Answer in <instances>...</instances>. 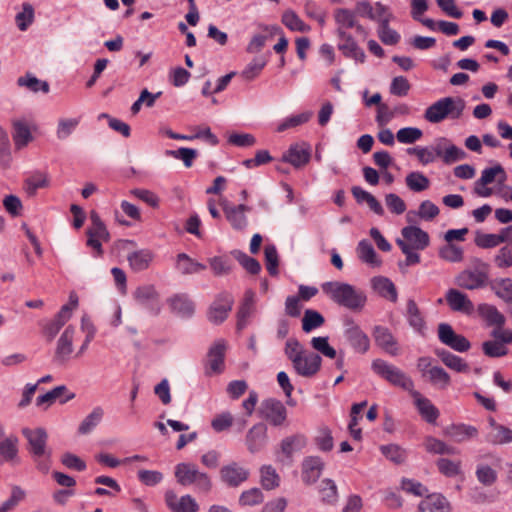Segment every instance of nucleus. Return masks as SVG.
<instances>
[{"mask_svg":"<svg viewBox=\"0 0 512 512\" xmlns=\"http://www.w3.org/2000/svg\"><path fill=\"white\" fill-rule=\"evenodd\" d=\"M334 19L337 24L336 34L340 31H347L356 26V13L347 8H338L334 12Z\"/></svg>","mask_w":512,"mask_h":512,"instance_id":"36","label":"nucleus"},{"mask_svg":"<svg viewBox=\"0 0 512 512\" xmlns=\"http://www.w3.org/2000/svg\"><path fill=\"white\" fill-rule=\"evenodd\" d=\"M321 288L332 301L352 311L362 310L367 301L363 291L347 283L329 281L323 283Z\"/></svg>","mask_w":512,"mask_h":512,"instance_id":"1","label":"nucleus"},{"mask_svg":"<svg viewBox=\"0 0 512 512\" xmlns=\"http://www.w3.org/2000/svg\"><path fill=\"white\" fill-rule=\"evenodd\" d=\"M436 466L439 472L446 477H455L461 473V461L440 458L437 460Z\"/></svg>","mask_w":512,"mask_h":512,"instance_id":"61","label":"nucleus"},{"mask_svg":"<svg viewBox=\"0 0 512 512\" xmlns=\"http://www.w3.org/2000/svg\"><path fill=\"white\" fill-rule=\"evenodd\" d=\"M284 352L294 367L295 363L306 351L296 338H289L286 341Z\"/></svg>","mask_w":512,"mask_h":512,"instance_id":"62","label":"nucleus"},{"mask_svg":"<svg viewBox=\"0 0 512 512\" xmlns=\"http://www.w3.org/2000/svg\"><path fill=\"white\" fill-rule=\"evenodd\" d=\"M322 358L314 352H305L293 367L302 377H313L321 368Z\"/></svg>","mask_w":512,"mask_h":512,"instance_id":"16","label":"nucleus"},{"mask_svg":"<svg viewBox=\"0 0 512 512\" xmlns=\"http://www.w3.org/2000/svg\"><path fill=\"white\" fill-rule=\"evenodd\" d=\"M324 463L318 456L306 457L302 462V480L306 484L315 483L322 474Z\"/></svg>","mask_w":512,"mask_h":512,"instance_id":"24","label":"nucleus"},{"mask_svg":"<svg viewBox=\"0 0 512 512\" xmlns=\"http://www.w3.org/2000/svg\"><path fill=\"white\" fill-rule=\"evenodd\" d=\"M17 85L25 87L34 93L42 91L44 94H47L50 90L48 82L38 79L31 73H26L24 76L19 77L17 79Z\"/></svg>","mask_w":512,"mask_h":512,"instance_id":"42","label":"nucleus"},{"mask_svg":"<svg viewBox=\"0 0 512 512\" xmlns=\"http://www.w3.org/2000/svg\"><path fill=\"white\" fill-rule=\"evenodd\" d=\"M491 289L500 299H502L505 303L511 305L510 313L512 315V279H495L491 284Z\"/></svg>","mask_w":512,"mask_h":512,"instance_id":"39","label":"nucleus"},{"mask_svg":"<svg viewBox=\"0 0 512 512\" xmlns=\"http://www.w3.org/2000/svg\"><path fill=\"white\" fill-rule=\"evenodd\" d=\"M357 252L359 258L372 266H379L381 261L379 260L372 244L368 240H361L357 246Z\"/></svg>","mask_w":512,"mask_h":512,"instance_id":"46","label":"nucleus"},{"mask_svg":"<svg viewBox=\"0 0 512 512\" xmlns=\"http://www.w3.org/2000/svg\"><path fill=\"white\" fill-rule=\"evenodd\" d=\"M311 158V146L306 143L292 144L282 156V161L291 164L295 168H301L308 164Z\"/></svg>","mask_w":512,"mask_h":512,"instance_id":"12","label":"nucleus"},{"mask_svg":"<svg viewBox=\"0 0 512 512\" xmlns=\"http://www.w3.org/2000/svg\"><path fill=\"white\" fill-rule=\"evenodd\" d=\"M307 444V439L302 434H295L284 438L280 443L281 452L291 458L294 453L301 451Z\"/></svg>","mask_w":512,"mask_h":512,"instance_id":"34","label":"nucleus"},{"mask_svg":"<svg viewBox=\"0 0 512 512\" xmlns=\"http://www.w3.org/2000/svg\"><path fill=\"white\" fill-rule=\"evenodd\" d=\"M227 349V343L224 339L216 340L207 353V374H220L224 371V359Z\"/></svg>","mask_w":512,"mask_h":512,"instance_id":"11","label":"nucleus"},{"mask_svg":"<svg viewBox=\"0 0 512 512\" xmlns=\"http://www.w3.org/2000/svg\"><path fill=\"white\" fill-rule=\"evenodd\" d=\"M50 184L49 176L46 172L36 171L26 178L24 189L28 195L33 196L38 189L47 188Z\"/></svg>","mask_w":512,"mask_h":512,"instance_id":"35","label":"nucleus"},{"mask_svg":"<svg viewBox=\"0 0 512 512\" xmlns=\"http://www.w3.org/2000/svg\"><path fill=\"white\" fill-rule=\"evenodd\" d=\"M495 266L499 269H508L512 267V242L502 246L493 258Z\"/></svg>","mask_w":512,"mask_h":512,"instance_id":"56","label":"nucleus"},{"mask_svg":"<svg viewBox=\"0 0 512 512\" xmlns=\"http://www.w3.org/2000/svg\"><path fill=\"white\" fill-rule=\"evenodd\" d=\"M479 179H481L482 184L489 185L497 182L499 185H503L507 180V173L500 164H496L493 167L484 169Z\"/></svg>","mask_w":512,"mask_h":512,"instance_id":"44","label":"nucleus"},{"mask_svg":"<svg viewBox=\"0 0 512 512\" xmlns=\"http://www.w3.org/2000/svg\"><path fill=\"white\" fill-rule=\"evenodd\" d=\"M372 370L391 385L411 393L414 390L413 380L400 368L382 359L372 362Z\"/></svg>","mask_w":512,"mask_h":512,"instance_id":"4","label":"nucleus"},{"mask_svg":"<svg viewBox=\"0 0 512 512\" xmlns=\"http://www.w3.org/2000/svg\"><path fill=\"white\" fill-rule=\"evenodd\" d=\"M337 37L341 41L338 44V49L343 53L345 57L351 58L356 62H365L366 55L364 50L359 47L350 33L347 31H340L339 34H337Z\"/></svg>","mask_w":512,"mask_h":512,"instance_id":"13","label":"nucleus"},{"mask_svg":"<svg viewBox=\"0 0 512 512\" xmlns=\"http://www.w3.org/2000/svg\"><path fill=\"white\" fill-rule=\"evenodd\" d=\"M378 37L385 45H396L400 41V34L390 28L389 23H382L378 26Z\"/></svg>","mask_w":512,"mask_h":512,"instance_id":"64","label":"nucleus"},{"mask_svg":"<svg viewBox=\"0 0 512 512\" xmlns=\"http://www.w3.org/2000/svg\"><path fill=\"white\" fill-rule=\"evenodd\" d=\"M406 317L409 325L417 332L422 333L425 321L416 302L413 299L407 301Z\"/></svg>","mask_w":512,"mask_h":512,"instance_id":"43","label":"nucleus"},{"mask_svg":"<svg viewBox=\"0 0 512 512\" xmlns=\"http://www.w3.org/2000/svg\"><path fill=\"white\" fill-rule=\"evenodd\" d=\"M381 453L391 462L399 465L403 464L407 459V451L397 444L382 445Z\"/></svg>","mask_w":512,"mask_h":512,"instance_id":"47","label":"nucleus"},{"mask_svg":"<svg viewBox=\"0 0 512 512\" xmlns=\"http://www.w3.org/2000/svg\"><path fill=\"white\" fill-rule=\"evenodd\" d=\"M17 438L8 437L0 441V463L13 460L17 453Z\"/></svg>","mask_w":512,"mask_h":512,"instance_id":"53","label":"nucleus"},{"mask_svg":"<svg viewBox=\"0 0 512 512\" xmlns=\"http://www.w3.org/2000/svg\"><path fill=\"white\" fill-rule=\"evenodd\" d=\"M491 431L486 435V441L492 445L512 443V429L499 424L494 418L489 419Z\"/></svg>","mask_w":512,"mask_h":512,"instance_id":"26","label":"nucleus"},{"mask_svg":"<svg viewBox=\"0 0 512 512\" xmlns=\"http://www.w3.org/2000/svg\"><path fill=\"white\" fill-rule=\"evenodd\" d=\"M154 254L148 249H142L130 253L127 257L131 269L135 272L146 270L152 260Z\"/></svg>","mask_w":512,"mask_h":512,"instance_id":"33","label":"nucleus"},{"mask_svg":"<svg viewBox=\"0 0 512 512\" xmlns=\"http://www.w3.org/2000/svg\"><path fill=\"white\" fill-rule=\"evenodd\" d=\"M75 329L68 326L59 337L53 356V361L59 365H65L71 358L73 353V340Z\"/></svg>","mask_w":512,"mask_h":512,"instance_id":"9","label":"nucleus"},{"mask_svg":"<svg viewBox=\"0 0 512 512\" xmlns=\"http://www.w3.org/2000/svg\"><path fill=\"white\" fill-rule=\"evenodd\" d=\"M177 482L183 486L195 485V488L207 493L211 489V480L206 473L200 472L195 464L179 463L175 467Z\"/></svg>","mask_w":512,"mask_h":512,"instance_id":"5","label":"nucleus"},{"mask_svg":"<svg viewBox=\"0 0 512 512\" xmlns=\"http://www.w3.org/2000/svg\"><path fill=\"white\" fill-rule=\"evenodd\" d=\"M325 322L324 317L316 310L306 309L302 318V329L304 332L309 333L319 327Z\"/></svg>","mask_w":512,"mask_h":512,"instance_id":"48","label":"nucleus"},{"mask_svg":"<svg viewBox=\"0 0 512 512\" xmlns=\"http://www.w3.org/2000/svg\"><path fill=\"white\" fill-rule=\"evenodd\" d=\"M168 302L172 312L179 317L188 318L194 314L195 305L186 294L175 295Z\"/></svg>","mask_w":512,"mask_h":512,"instance_id":"30","label":"nucleus"},{"mask_svg":"<svg viewBox=\"0 0 512 512\" xmlns=\"http://www.w3.org/2000/svg\"><path fill=\"white\" fill-rule=\"evenodd\" d=\"M407 187L414 192H421L428 189L429 179L421 172H411L405 179Z\"/></svg>","mask_w":512,"mask_h":512,"instance_id":"54","label":"nucleus"},{"mask_svg":"<svg viewBox=\"0 0 512 512\" xmlns=\"http://www.w3.org/2000/svg\"><path fill=\"white\" fill-rule=\"evenodd\" d=\"M429 381L438 386L441 389H445L450 384V376L449 374L441 367L434 366L428 370Z\"/></svg>","mask_w":512,"mask_h":512,"instance_id":"60","label":"nucleus"},{"mask_svg":"<svg viewBox=\"0 0 512 512\" xmlns=\"http://www.w3.org/2000/svg\"><path fill=\"white\" fill-rule=\"evenodd\" d=\"M282 23L291 31L306 32L309 26L292 10H287L282 15Z\"/></svg>","mask_w":512,"mask_h":512,"instance_id":"58","label":"nucleus"},{"mask_svg":"<svg viewBox=\"0 0 512 512\" xmlns=\"http://www.w3.org/2000/svg\"><path fill=\"white\" fill-rule=\"evenodd\" d=\"M410 395L414 399V404L417 407L420 415L428 422L435 423L439 417V410L432 404V402L421 395L420 392L413 390Z\"/></svg>","mask_w":512,"mask_h":512,"instance_id":"27","label":"nucleus"},{"mask_svg":"<svg viewBox=\"0 0 512 512\" xmlns=\"http://www.w3.org/2000/svg\"><path fill=\"white\" fill-rule=\"evenodd\" d=\"M103 416V408L100 406L94 407L93 410L80 423L78 427V433L82 435L91 433L102 421Z\"/></svg>","mask_w":512,"mask_h":512,"instance_id":"37","label":"nucleus"},{"mask_svg":"<svg viewBox=\"0 0 512 512\" xmlns=\"http://www.w3.org/2000/svg\"><path fill=\"white\" fill-rule=\"evenodd\" d=\"M403 240L415 250H424L429 246L430 238L427 232L417 226H407L401 231Z\"/></svg>","mask_w":512,"mask_h":512,"instance_id":"22","label":"nucleus"},{"mask_svg":"<svg viewBox=\"0 0 512 512\" xmlns=\"http://www.w3.org/2000/svg\"><path fill=\"white\" fill-rule=\"evenodd\" d=\"M372 335L376 345L386 353L392 356H396L399 353L397 340L387 327L376 325L373 328Z\"/></svg>","mask_w":512,"mask_h":512,"instance_id":"18","label":"nucleus"},{"mask_svg":"<svg viewBox=\"0 0 512 512\" xmlns=\"http://www.w3.org/2000/svg\"><path fill=\"white\" fill-rule=\"evenodd\" d=\"M488 280L486 272L480 270H464L455 278V284L460 288L475 290L483 287Z\"/></svg>","mask_w":512,"mask_h":512,"instance_id":"15","label":"nucleus"},{"mask_svg":"<svg viewBox=\"0 0 512 512\" xmlns=\"http://www.w3.org/2000/svg\"><path fill=\"white\" fill-rule=\"evenodd\" d=\"M220 476L228 486L237 487L248 479L249 471L233 462L221 468Z\"/></svg>","mask_w":512,"mask_h":512,"instance_id":"20","label":"nucleus"},{"mask_svg":"<svg viewBox=\"0 0 512 512\" xmlns=\"http://www.w3.org/2000/svg\"><path fill=\"white\" fill-rule=\"evenodd\" d=\"M23 435L29 443V451L34 457L38 470L47 473L50 468V452L46 449L47 433L42 428L23 429Z\"/></svg>","mask_w":512,"mask_h":512,"instance_id":"3","label":"nucleus"},{"mask_svg":"<svg viewBox=\"0 0 512 512\" xmlns=\"http://www.w3.org/2000/svg\"><path fill=\"white\" fill-rule=\"evenodd\" d=\"M74 398H75V393L69 392L68 388L65 385H60V386L53 388L49 392L38 396L36 399V405L37 406L46 405L48 407L57 399L60 400V403L64 404Z\"/></svg>","mask_w":512,"mask_h":512,"instance_id":"28","label":"nucleus"},{"mask_svg":"<svg viewBox=\"0 0 512 512\" xmlns=\"http://www.w3.org/2000/svg\"><path fill=\"white\" fill-rule=\"evenodd\" d=\"M437 355L448 368L456 372H469V365L461 357L444 349L438 350Z\"/></svg>","mask_w":512,"mask_h":512,"instance_id":"40","label":"nucleus"},{"mask_svg":"<svg viewBox=\"0 0 512 512\" xmlns=\"http://www.w3.org/2000/svg\"><path fill=\"white\" fill-rule=\"evenodd\" d=\"M26 492L20 486H13L11 488L10 497L0 504V512L13 511L24 499Z\"/></svg>","mask_w":512,"mask_h":512,"instance_id":"49","label":"nucleus"},{"mask_svg":"<svg viewBox=\"0 0 512 512\" xmlns=\"http://www.w3.org/2000/svg\"><path fill=\"white\" fill-rule=\"evenodd\" d=\"M79 125L77 118H62L58 121L56 135L59 140L67 139Z\"/></svg>","mask_w":512,"mask_h":512,"instance_id":"63","label":"nucleus"},{"mask_svg":"<svg viewBox=\"0 0 512 512\" xmlns=\"http://www.w3.org/2000/svg\"><path fill=\"white\" fill-rule=\"evenodd\" d=\"M450 501L441 493L427 494L418 504V512H452Z\"/></svg>","mask_w":512,"mask_h":512,"instance_id":"17","label":"nucleus"},{"mask_svg":"<svg viewBox=\"0 0 512 512\" xmlns=\"http://www.w3.org/2000/svg\"><path fill=\"white\" fill-rule=\"evenodd\" d=\"M176 267L184 275L200 273L206 270V265L197 262L185 253L177 255Z\"/></svg>","mask_w":512,"mask_h":512,"instance_id":"38","label":"nucleus"},{"mask_svg":"<svg viewBox=\"0 0 512 512\" xmlns=\"http://www.w3.org/2000/svg\"><path fill=\"white\" fill-rule=\"evenodd\" d=\"M254 304H255V293L252 290H247L244 295L243 302L241 303L239 310L237 312V329L243 330L248 322L250 317L254 313Z\"/></svg>","mask_w":512,"mask_h":512,"instance_id":"29","label":"nucleus"},{"mask_svg":"<svg viewBox=\"0 0 512 512\" xmlns=\"http://www.w3.org/2000/svg\"><path fill=\"white\" fill-rule=\"evenodd\" d=\"M261 415L272 426L280 427L287 420V409L281 401L270 398L263 401Z\"/></svg>","mask_w":512,"mask_h":512,"instance_id":"8","label":"nucleus"},{"mask_svg":"<svg viewBox=\"0 0 512 512\" xmlns=\"http://www.w3.org/2000/svg\"><path fill=\"white\" fill-rule=\"evenodd\" d=\"M267 427L258 423L247 432L245 443L250 453L260 452L267 444Z\"/></svg>","mask_w":512,"mask_h":512,"instance_id":"19","label":"nucleus"},{"mask_svg":"<svg viewBox=\"0 0 512 512\" xmlns=\"http://www.w3.org/2000/svg\"><path fill=\"white\" fill-rule=\"evenodd\" d=\"M319 493L321 500L326 504H334L338 499L337 486L331 479H323L321 481Z\"/></svg>","mask_w":512,"mask_h":512,"instance_id":"51","label":"nucleus"},{"mask_svg":"<svg viewBox=\"0 0 512 512\" xmlns=\"http://www.w3.org/2000/svg\"><path fill=\"white\" fill-rule=\"evenodd\" d=\"M463 254L462 247L453 243H447L439 249V257L452 263L461 262L463 260Z\"/></svg>","mask_w":512,"mask_h":512,"instance_id":"55","label":"nucleus"},{"mask_svg":"<svg viewBox=\"0 0 512 512\" xmlns=\"http://www.w3.org/2000/svg\"><path fill=\"white\" fill-rule=\"evenodd\" d=\"M210 268L215 276H224L230 273L232 262L227 256L209 258Z\"/></svg>","mask_w":512,"mask_h":512,"instance_id":"57","label":"nucleus"},{"mask_svg":"<svg viewBox=\"0 0 512 512\" xmlns=\"http://www.w3.org/2000/svg\"><path fill=\"white\" fill-rule=\"evenodd\" d=\"M165 154L167 156L181 160L186 168H190L198 156L197 150L186 147H181L177 150H167Z\"/></svg>","mask_w":512,"mask_h":512,"instance_id":"52","label":"nucleus"},{"mask_svg":"<svg viewBox=\"0 0 512 512\" xmlns=\"http://www.w3.org/2000/svg\"><path fill=\"white\" fill-rule=\"evenodd\" d=\"M91 226L87 229V236H93L107 241L109 239V232L102 222L97 212L92 211L90 213Z\"/></svg>","mask_w":512,"mask_h":512,"instance_id":"45","label":"nucleus"},{"mask_svg":"<svg viewBox=\"0 0 512 512\" xmlns=\"http://www.w3.org/2000/svg\"><path fill=\"white\" fill-rule=\"evenodd\" d=\"M12 127V138L17 150L26 147L33 140L30 127L26 121L14 120L12 122Z\"/></svg>","mask_w":512,"mask_h":512,"instance_id":"31","label":"nucleus"},{"mask_svg":"<svg viewBox=\"0 0 512 512\" xmlns=\"http://www.w3.org/2000/svg\"><path fill=\"white\" fill-rule=\"evenodd\" d=\"M165 501L173 512H197L199 508L196 501L190 495H185L178 499L173 491L166 492Z\"/></svg>","mask_w":512,"mask_h":512,"instance_id":"25","label":"nucleus"},{"mask_svg":"<svg viewBox=\"0 0 512 512\" xmlns=\"http://www.w3.org/2000/svg\"><path fill=\"white\" fill-rule=\"evenodd\" d=\"M444 435L456 443H462L478 436V429L475 426L464 423L452 424L447 426Z\"/></svg>","mask_w":512,"mask_h":512,"instance_id":"21","label":"nucleus"},{"mask_svg":"<svg viewBox=\"0 0 512 512\" xmlns=\"http://www.w3.org/2000/svg\"><path fill=\"white\" fill-rule=\"evenodd\" d=\"M135 301L148 309L152 314L157 315L161 310L159 294L153 285L139 286L133 293Z\"/></svg>","mask_w":512,"mask_h":512,"instance_id":"10","label":"nucleus"},{"mask_svg":"<svg viewBox=\"0 0 512 512\" xmlns=\"http://www.w3.org/2000/svg\"><path fill=\"white\" fill-rule=\"evenodd\" d=\"M445 299L450 309L453 311L471 314L474 310V305L468 296L457 289H449Z\"/></svg>","mask_w":512,"mask_h":512,"instance_id":"23","label":"nucleus"},{"mask_svg":"<svg viewBox=\"0 0 512 512\" xmlns=\"http://www.w3.org/2000/svg\"><path fill=\"white\" fill-rule=\"evenodd\" d=\"M261 485L266 490H271L279 486L280 477L275 468L271 465H264L260 469Z\"/></svg>","mask_w":512,"mask_h":512,"instance_id":"50","label":"nucleus"},{"mask_svg":"<svg viewBox=\"0 0 512 512\" xmlns=\"http://www.w3.org/2000/svg\"><path fill=\"white\" fill-rule=\"evenodd\" d=\"M465 109V101L461 97H443L432 103L424 111V119L431 124H439L445 120H458Z\"/></svg>","mask_w":512,"mask_h":512,"instance_id":"2","label":"nucleus"},{"mask_svg":"<svg viewBox=\"0 0 512 512\" xmlns=\"http://www.w3.org/2000/svg\"><path fill=\"white\" fill-rule=\"evenodd\" d=\"M233 304L234 299L231 294L227 292L220 293L207 312L208 320L216 325L221 324L228 317Z\"/></svg>","mask_w":512,"mask_h":512,"instance_id":"7","label":"nucleus"},{"mask_svg":"<svg viewBox=\"0 0 512 512\" xmlns=\"http://www.w3.org/2000/svg\"><path fill=\"white\" fill-rule=\"evenodd\" d=\"M15 21L21 31H26L34 21V8L30 3H23L22 11L16 14Z\"/></svg>","mask_w":512,"mask_h":512,"instance_id":"59","label":"nucleus"},{"mask_svg":"<svg viewBox=\"0 0 512 512\" xmlns=\"http://www.w3.org/2000/svg\"><path fill=\"white\" fill-rule=\"evenodd\" d=\"M343 333L355 352L365 354L369 350V337L353 319H345Z\"/></svg>","mask_w":512,"mask_h":512,"instance_id":"6","label":"nucleus"},{"mask_svg":"<svg viewBox=\"0 0 512 512\" xmlns=\"http://www.w3.org/2000/svg\"><path fill=\"white\" fill-rule=\"evenodd\" d=\"M222 207L225 217L233 229L242 231L247 227L248 220L245 213L250 211L248 206L244 204L229 205L226 201H224L222 203Z\"/></svg>","mask_w":512,"mask_h":512,"instance_id":"14","label":"nucleus"},{"mask_svg":"<svg viewBox=\"0 0 512 512\" xmlns=\"http://www.w3.org/2000/svg\"><path fill=\"white\" fill-rule=\"evenodd\" d=\"M373 289L383 298L395 303L398 299V293L394 283L387 277L377 276L372 280Z\"/></svg>","mask_w":512,"mask_h":512,"instance_id":"32","label":"nucleus"},{"mask_svg":"<svg viewBox=\"0 0 512 512\" xmlns=\"http://www.w3.org/2000/svg\"><path fill=\"white\" fill-rule=\"evenodd\" d=\"M425 450L432 454L454 455L457 453L455 447L447 445L444 441L433 436H427L423 443Z\"/></svg>","mask_w":512,"mask_h":512,"instance_id":"41","label":"nucleus"}]
</instances>
